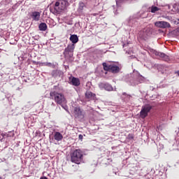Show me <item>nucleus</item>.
I'll use <instances>...</instances> for the list:
<instances>
[{
  "mask_svg": "<svg viewBox=\"0 0 179 179\" xmlns=\"http://www.w3.org/2000/svg\"><path fill=\"white\" fill-rule=\"evenodd\" d=\"M152 106L150 104L145 105V106H142L141 110L140 112V117L142 119L146 118L148 117V113L151 111Z\"/></svg>",
  "mask_w": 179,
  "mask_h": 179,
  "instance_id": "nucleus-4",
  "label": "nucleus"
},
{
  "mask_svg": "<svg viewBox=\"0 0 179 179\" xmlns=\"http://www.w3.org/2000/svg\"><path fill=\"white\" fill-rule=\"evenodd\" d=\"M156 54L157 56L160 57L161 58H162V59L165 60L166 62H168V60H169V57L167 56V55H166L163 52H157Z\"/></svg>",
  "mask_w": 179,
  "mask_h": 179,
  "instance_id": "nucleus-13",
  "label": "nucleus"
},
{
  "mask_svg": "<svg viewBox=\"0 0 179 179\" xmlns=\"http://www.w3.org/2000/svg\"><path fill=\"white\" fill-rule=\"evenodd\" d=\"M14 133L12 131H10L8 134H6L7 137H13Z\"/></svg>",
  "mask_w": 179,
  "mask_h": 179,
  "instance_id": "nucleus-24",
  "label": "nucleus"
},
{
  "mask_svg": "<svg viewBox=\"0 0 179 179\" xmlns=\"http://www.w3.org/2000/svg\"><path fill=\"white\" fill-rule=\"evenodd\" d=\"M129 139H134V136L132 134L129 135Z\"/></svg>",
  "mask_w": 179,
  "mask_h": 179,
  "instance_id": "nucleus-27",
  "label": "nucleus"
},
{
  "mask_svg": "<svg viewBox=\"0 0 179 179\" xmlns=\"http://www.w3.org/2000/svg\"><path fill=\"white\" fill-rule=\"evenodd\" d=\"M71 85L78 87L80 85V79L76 78V77H73L71 80Z\"/></svg>",
  "mask_w": 179,
  "mask_h": 179,
  "instance_id": "nucleus-14",
  "label": "nucleus"
},
{
  "mask_svg": "<svg viewBox=\"0 0 179 179\" xmlns=\"http://www.w3.org/2000/svg\"><path fill=\"white\" fill-rule=\"evenodd\" d=\"M155 26L165 29L166 27H171V24L170 22H168L162 21V22H155Z\"/></svg>",
  "mask_w": 179,
  "mask_h": 179,
  "instance_id": "nucleus-9",
  "label": "nucleus"
},
{
  "mask_svg": "<svg viewBox=\"0 0 179 179\" xmlns=\"http://www.w3.org/2000/svg\"><path fill=\"white\" fill-rule=\"evenodd\" d=\"M68 6L69 2L67 0H58L55 3L54 9L57 13H60L62 11L64 10Z\"/></svg>",
  "mask_w": 179,
  "mask_h": 179,
  "instance_id": "nucleus-3",
  "label": "nucleus"
},
{
  "mask_svg": "<svg viewBox=\"0 0 179 179\" xmlns=\"http://www.w3.org/2000/svg\"><path fill=\"white\" fill-rule=\"evenodd\" d=\"M122 0H116V3L118 4V2H122Z\"/></svg>",
  "mask_w": 179,
  "mask_h": 179,
  "instance_id": "nucleus-29",
  "label": "nucleus"
},
{
  "mask_svg": "<svg viewBox=\"0 0 179 179\" xmlns=\"http://www.w3.org/2000/svg\"><path fill=\"white\" fill-rule=\"evenodd\" d=\"M38 28L41 31H45L48 29V25L45 22H41L39 26H38Z\"/></svg>",
  "mask_w": 179,
  "mask_h": 179,
  "instance_id": "nucleus-17",
  "label": "nucleus"
},
{
  "mask_svg": "<svg viewBox=\"0 0 179 179\" xmlns=\"http://www.w3.org/2000/svg\"><path fill=\"white\" fill-rule=\"evenodd\" d=\"M99 87L100 89H105L107 91H112L113 90L111 85L108 83H100L99 84Z\"/></svg>",
  "mask_w": 179,
  "mask_h": 179,
  "instance_id": "nucleus-10",
  "label": "nucleus"
},
{
  "mask_svg": "<svg viewBox=\"0 0 179 179\" xmlns=\"http://www.w3.org/2000/svg\"><path fill=\"white\" fill-rule=\"evenodd\" d=\"M124 46H126V44H124V45H123V48H124Z\"/></svg>",
  "mask_w": 179,
  "mask_h": 179,
  "instance_id": "nucleus-31",
  "label": "nucleus"
},
{
  "mask_svg": "<svg viewBox=\"0 0 179 179\" xmlns=\"http://www.w3.org/2000/svg\"><path fill=\"white\" fill-rule=\"evenodd\" d=\"M64 137L63 135L61 134L59 132H56L54 134V139L56 140L57 141H61L63 140Z\"/></svg>",
  "mask_w": 179,
  "mask_h": 179,
  "instance_id": "nucleus-18",
  "label": "nucleus"
},
{
  "mask_svg": "<svg viewBox=\"0 0 179 179\" xmlns=\"http://www.w3.org/2000/svg\"><path fill=\"white\" fill-rule=\"evenodd\" d=\"M178 76H179V72H178Z\"/></svg>",
  "mask_w": 179,
  "mask_h": 179,
  "instance_id": "nucleus-33",
  "label": "nucleus"
},
{
  "mask_svg": "<svg viewBox=\"0 0 179 179\" xmlns=\"http://www.w3.org/2000/svg\"><path fill=\"white\" fill-rule=\"evenodd\" d=\"M122 70V65L120 64H117V65H116V64H114L113 62V73H119L120 72V71Z\"/></svg>",
  "mask_w": 179,
  "mask_h": 179,
  "instance_id": "nucleus-12",
  "label": "nucleus"
},
{
  "mask_svg": "<svg viewBox=\"0 0 179 179\" xmlns=\"http://www.w3.org/2000/svg\"><path fill=\"white\" fill-rule=\"evenodd\" d=\"M78 138H79V140H81V141H82L83 139V136L82 134H79Z\"/></svg>",
  "mask_w": 179,
  "mask_h": 179,
  "instance_id": "nucleus-26",
  "label": "nucleus"
},
{
  "mask_svg": "<svg viewBox=\"0 0 179 179\" xmlns=\"http://www.w3.org/2000/svg\"><path fill=\"white\" fill-rule=\"evenodd\" d=\"M45 64H46V62H37L36 63L37 65H40L41 66H46V65Z\"/></svg>",
  "mask_w": 179,
  "mask_h": 179,
  "instance_id": "nucleus-23",
  "label": "nucleus"
},
{
  "mask_svg": "<svg viewBox=\"0 0 179 179\" xmlns=\"http://www.w3.org/2000/svg\"><path fill=\"white\" fill-rule=\"evenodd\" d=\"M103 70L108 72L113 71V65L107 64L106 63L103 64Z\"/></svg>",
  "mask_w": 179,
  "mask_h": 179,
  "instance_id": "nucleus-15",
  "label": "nucleus"
},
{
  "mask_svg": "<svg viewBox=\"0 0 179 179\" xmlns=\"http://www.w3.org/2000/svg\"><path fill=\"white\" fill-rule=\"evenodd\" d=\"M171 34H173V36H179V27L171 31Z\"/></svg>",
  "mask_w": 179,
  "mask_h": 179,
  "instance_id": "nucleus-21",
  "label": "nucleus"
},
{
  "mask_svg": "<svg viewBox=\"0 0 179 179\" xmlns=\"http://www.w3.org/2000/svg\"><path fill=\"white\" fill-rule=\"evenodd\" d=\"M50 99L54 100L55 103L57 105L61 106L64 110L67 106H64L67 103V99L64 96V94L59 93L56 91H52L50 92Z\"/></svg>",
  "mask_w": 179,
  "mask_h": 179,
  "instance_id": "nucleus-1",
  "label": "nucleus"
},
{
  "mask_svg": "<svg viewBox=\"0 0 179 179\" xmlns=\"http://www.w3.org/2000/svg\"><path fill=\"white\" fill-rule=\"evenodd\" d=\"M41 13L39 11H32L29 13V17L32 19L33 21L38 22L40 20Z\"/></svg>",
  "mask_w": 179,
  "mask_h": 179,
  "instance_id": "nucleus-8",
  "label": "nucleus"
},
{
  "mask_svg": "<svg viewBox=\"0 0 179 179\" xmlns=\"http://www.w3.org/2000/svg\"><path fill=\"white\" fill-rule=\"evenodd\" d=\"M152 34V31L150 27H145L139 31L138 37L145 41L148 38V37Z\"/></svg>",
  "mask_w": 179,
  "mask_h": 179,
  "instance_id": "nucleus-5",
  "label": "nucleus"
},
{
  "mask_svg": "<svg viewBox=\"0 0 179 179\" xmlns=\"http://www.w3.org/2000/svg\"><path fill=\"white\" fill-rule=\"evenodd\" d=\"M71 162L80 165L83 161V152L80 149H76L70 153Z\"/></svg>",
  "mask_w": 179,
  "mask_h": 179,
  "instance_id": "nucleus-2",
  "label": "nucleus"
},
{
  "mask_svg": "<svg viewBox=\"0 0 179 179\" xmlns=\"http://www.w3.org/2000/svg\"><path fill=\"white\" fill-rule=\"evenodd\" d=\"M0 179H2L1 177H0Z\"/></svg>",
  "mask_w": 179,
  "mask_h": 179,
  "instance_id": "nucleus-32",
  "label": "nucleus"
},
{
  "mask_svg": "<svg viewBox=\"0 0 179 179\" xmlns=\"http://www.w3.org/2000/svg\"><path fill=\"white\" fill-rule=\"evenodd\" d=\"M73 115L75 118L83 120L85 118V112L82 110L80 107H76L73 109Z\"/></svg>",
  "mask_w": 179,
  "mask_h": 179,
  "instance_id": "nucleus-6",
  "label": "nucleus"
},
{
  "mask_svg": "<svg viewBox=\"0 0 179 179\" xmlns=\"http://www.w3.org/2000/svg\"><path fill=\"white\" fill-rule=\"evenodd\" d=\"M70 41L71 43H73V44H76L78 42V37L77 35L74 34V35H71L70 36Z\"/></svg>",
  "mask_w": 179,
  "mask_h": 179,
  "instance_id": "nucleus-19",
  "label": "nucleus"
},
{
  "mask_svg": "<svg viewBox=\"0 0 179 179\" xmlns=\"http://www.w3.org/2000/svg\"><path fill=\"white\" fill-rule=\"evenodd\" d=\"M45 66H52V64L50 62H45Z\"/></svg>",
  "mask_w": 179,
  "mask_h": 179,
  "instance_id": "nucleus-25",
  "label": "nucleus"
},
{
  "mask_svg": "<svg viewBox=\"0 0 179 179\" xmlns=\"http://www.w3.org/2000/svg\"><path fill=\"white\" fill-rule=\"evenodd\" d=\"M175 23L179 24V19L175 21Z\"/></svg>",
  "mask_w": 179,
  "mask_h": 179,
  "instance_id": "nucleus-30",
  "label": "nucleus"
},
{
  "mask_svg": "<svg viewBox=\"0 0 179 179\" xmlns=\"http://www.w3.org/2000/svg\"><path fill=\"white\" fill-rule=\"evenodd\" d=\"M95 96H96V94L92 93L90 91H87L86 93H85V97L88 100L94 99Z\"/></svg>",
  "mask_w": 179,
  "mask_h": 179,
  "instance_id": "nucleus-16",
  "label": "nucleus"
},
{
  "mask_svg": "<svg viewBox=\"0 0 179 179\" xmlns=\"http://www.w3.org/2000/svg\"><path fill=\"white\" fill-rule=\"evenodd\" d=\"M85 7V4L83 2H80L79 3V6H78V10L79 12H82L83 10V8Z\"/></svg>",
  "mask_w": 179,
  "mask_h": 179,
  "instance_id": "nucleus-20",
  "label": "nucleus"
},
{
  "mask_svg": "<svg viewBox=\"0 0 179 179\" xmlns=\"http://www.w3.org/2000/svg\"><path fill=\"white\" fill-rule=\"evenodd\" d=\"M40 179H48V178L46 176H42L40 178Z\"/></svg>",
  "mask_w": 179,
  "mask_h": 179,
  "instance_id": "nucleus-28",
  "label": "nucleus"
},
{
  "mask_svg": "<svg viewBox=\"0 0 179 179\" xmlns=\"http://www.w3.org/2000/svg\"><path fill=\"white\" fill-rule=\"evenodd\" d=\"M74 48V44L67 45V48H65L64 52H63V55H64L65 57H73Z\"/></svg>",
  "mask_w": 179,
  "mask_h": 179,
  "instance_id": "nucleus-7",
  "label": "nucleus"
},
{
  "mask_svg": "<svg viewBox=\"0 0 179 179\" xmlns=\"http://www.w3.org/2000/svg\"><path fill=\"white\" fill-rule=\"evenodd\" d=\"M51 75L52 78H58V77H62L64 75V73L62 71L60 70H53L51 73Z\"/></svg>",
  "mask_w": 179,
  "mask_h": 179,
  "instance_id": "nucleus-11",
  "label": "nucleus"
},
{
  "mask_svg": "<svg viewBox=\"0 0 179 179\" xmlns=\"http://www.w3.org/2000/svg\"><path fill=\"white\" fill-rule=\"evenodd\" d=\"M160 8H157V6H152L151 7V13H155L156 11H159Z\"/></svg>",
  "mask_w": 179,
  "mask_h": 179,
  "instance_id": "nucleus-22",
  "label": "nucleus"
}]
</instances>
